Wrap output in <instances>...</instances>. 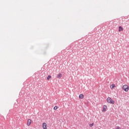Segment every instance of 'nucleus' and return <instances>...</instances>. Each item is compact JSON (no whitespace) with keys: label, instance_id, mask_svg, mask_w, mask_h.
Returning <instances> with one entry per match:
<instances>
[{"label":"nucleus","instance_id":"0eeeda50","mask_svg":"<svg viewBox=\"0 0 129 129\" xmlns=\"http://www.w3.org/2000/svg\"><path fill=\"white\" fill-rule=\"evenodd\" d=\"M62 77V74H58L57 76V78H61Z\"/></svg>","mask_w":129,"mask_h":129},{"label":"nucleus","instance_id":"f257e3e1","mask_svg":"<svg viewBox=\"0 0 129 129\" xmlns=\"http://www.w3.org/2000/svg\"><path fill=\"white\" fill-rule=\"evenodd\" d=\"M107 102L108 103H110V104H114V101L111 99V98L108 97L107 99Z\"/></svg>","mask_w":129,"mask_h":129},{"label":"nucleus","instance_id":"f8f14e48","mask_svg":"<svg viewBox=\"0 0 129 129\" xmlns=\"http://www.w3.org/2000/svg\"><path fill=\"white\" fill-rule=\"evenodd\" d=\"M115 129H121V128H120V127L117 126L115 127Z\"/></svg>","mask_w":129,"mask_h":129},{"label":"nucleus","instance_id":"9d476101","mask_svg":"<svg viewBox=\"0 0 129 129\" xmlns=\"http://www.w3.org/2000/svg\"><path fill=\"white\" fill-rule=\"evenodd\" d=\"M57 108H58V107L54 106V108H53V109H54V110H57Z\"/></svg>","mask_w":129,"mask_h":129},{"label":"nucleus","instance_id":"9b49d317","mask_svg":"<svg viewBox=\"0 0 129 129\" xmlns=\"http://www.w3.org/2000/svg\"><path fill=\"white\" fill-rule=\"evenodd\" d=\"M51 76H48L47 78V80H49L50 78H51Z\"/></svg>","mask_w":129,"mask_h":129},{"label":"nucleus","instance_id":"7ed1b4c3","mask_svg":"<svg viewBox=\"0 0 129 129\" xmlns=\"http://www.w3.org/2000/svg\"><path fill=\"white\" fill-rule=\"evenodd\" d=\"M42 127L43 129H47V124L45 122L43 123Z\"/></svg>","mask_w":129,"mask_h":129},{"label":"nucleus","instance_id":"1a4fd4ad","mask_svg":"<svg viewBox=\"0 0 129 129\" xmlns=\"http://www.w3.org/2000/svg\"><path fill=\"white\" fill-rule=\"evenodd\" d=\"M93 125H94V123H93L89 124V126H90V127H92V126H93Z\"/></svg>","mask_w":129,"mask_h":129},{"label":"nucleus","instance_id":"6e6552de","mask_svg":"<svg viewBox=\"0 0 129 129\" xmlns=\"http://www.w3.org/2000/svg\"><path fill=\"white\" fill-rule=\"evenodd\" d=\"M121 31H123V28L121 27V26L119 27V32H121Z\"/></svg>","mask_w":129,"mask_h":129},{"label":"nucleus","instance_id":"20e7f679","mask_svg":"<svg viewBox=\"0 0 129 129\" xmlns=\"http://www.w3.org/2000/svg\"><path fill=\"white\" fill-rule=\"evenodd\" d=\"M106 108H107V106L106 105H104L103 107V110L102 111H106Z\"/></svg>","mask_w":129,"mask_h":129},{"label":"nucleus","instance_id":"f03ea898","mask_svg":"<svg viewBox=\"0 0 129 129\" xmlns=\"http://www.w3.org/2000/svg\"><path fill=\"white\" fill-rule=\"evenodd\" d=\"M122 89L126 92H127V91H128V86L126 85H124L122 86Z\"/></svg>","mask_w":129,"mask_h":129},{"label":"nucleus","instance_id":"ddd939ff","mask_svg":"<svg viewBox=\"0 0 129 129\" xmlns=\"http://www.w3.org/2000/svg\"><path fill=\"white\" fill-rule=\"evenodd\" d=\"M111 86H112L111 88H114V87L115 86V85L114 84H113Z\"/></svg>","mask_w":129,"mask_h":129},{"label":"nucleus","instance_id":"423d86ee","mask_svg":"<svg viewBox=\"0 0 129 129\" xmlns=\"http://www.w3.org/2000/svg\"><path fill=\"white\" fill-rule=\"evenodd\" d=\"M80 99H83V98L84 97V95L82 94H80L79 96Z\"/></svg>","mask_w":129,"mask_h":129},{"label":"nucleus","instance_id":"39448f33","mask_svg":"<svg viewBox=\"0 0 129 129\" xmlns=\"http://www.w3.org/2000/svg\"><path fill=\"white\" fill-rule=\"evenodd\" d=\"M32 122V120L30 119H29L27 121V125L29 126L30 124H31V123Z\"/></svg>","mask_w":129,"mask_h":129}]
</instances>
